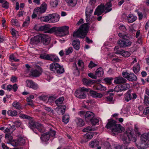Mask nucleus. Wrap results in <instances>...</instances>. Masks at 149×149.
<instances>
[{"label": "nucleus", "instance_id": "1", "mask_svg": "<svg viewBox=\"0 0 149 149\" xmlns=\"http://www.w3.org/2000/svg\"><path fill=\"white\" fill-rule=\"evenodd\" d=\"M69 27L66 26L59 27H53L50 28L48 31L49 33H54L57 36H64L68 34Z\"/></svg>", "mask_w": 149, "mask_h": 149}, {"label": "nucleus", "instance_id": "2", "mask_svg": "<svg viewBox=\"0 0 149 149\" xmlns=\"http://www.w3.org/2000/svg\"><path fill=\"white\" fill-rule=\"evenodd\" d=\"M51 39L49 36L45 34H41L34 37L31 39V43L32 45L37 44L41 41L42 43L44 45H48L50 42Z\"/></svg>", "mask_w": 149, "mask_h": 149}, {"label": "nucleus", "instance_id": "3", "mask_svg": "<svg viewBox=\"0 0 149 149\" xmlns=\"http://www.w3.org/2000/svg\"><path fill=\"white\" fill-rule=\"evenodd\" d=\"M89 28L88 23H85L82 25L77 31H74L73 34L74 37L83 38L86 36Z\"/></svg>", "mask_w": 149, "mask_h": 149}, {"label": "nucleus", "instance_id": "4", "mask_svg": "<svg viewBox=\"0 0 149 149\" xmlns=\"http://www.w3.org/2000/svg\"><path fill=\"white\" fill-rule=\"evenodd\" d=\"M51 71L54 73L62 74L64 72V70L63 67L57 63H53L49 66Z\"/></svg>", "mask_w": 149, "mask_h": 149}, {"label": "nucleus", "instance_id": "5", "mask_svg": "<svg viewBox=\"0 0 149 149\" xmlns=\"http://www.w3.org/2000/svg\"><path fill=\"white\" fill-rule=\"evenodd\" d=\"M88 89L84 87L81 88L77 90L74 93L75 95L77 98L80 99H84L86 97V95L84 92H88Z\"/></svg>", "mask_w": 149, "mask_h": 149}, {"label": "nucleus", "instance_id": "6", "mask_svg": "<svg viewBox=\"0 0 149 149\" xmlns=\"http://www.w3.org/2000/svg\"><path fill=\"white\" fill-rule=\"evenodd\" d=\"M132 42L128 37V36L124 38L122 40H118L117 43L120 47H127L130 46L132 44Z\"/></svg>", "mask_w": 149, "mask_h": 149}, {"label": "nucleus", "instance_id": "7", "mask_svg": "<svg viewBox=\"0 0 149 149\" xmlns=\"http://www.w3.org/2000/svg\"><path fill=\"white\" fill-rule=\"evenodd\" d=\"M122 74L124 78H126L130 81H135L137 80V77L133 73L123 72Z\"/></svg>", "mask_w": 149, "mask_h": 149}, {"label": "nucleus", "instance_id": "8", "mask_svg": "<svg viewBox=\"0 0 149 149\" xmlns=\"http://www.w3.org/2000/svg\"><path fill=\"white\" fill-rule=\"evenodd\" d=\"M130 87V84L128 83H122V84L116 86L114 91L116 92L125 91L129 89Z\"/></svg>", "mask_w": 149, "mask_h": 149}, {"label": "nucleus", "instance_id": "9", "mask_svg": "<svg viewBox=\"0 0 149 149\" xmlns=\"http://www.w3.org/2000/svg\"><path fill=\"white\" fill-rule=\"evenodd\" d=\"M124 135L125 136H127L128 137V139L126 137L123 139V142L125 146H127V145L130 143V141L134 142L136 141V137H133L131 132H127L124 134Z\"/></svg>", "mask_w": 149, "mask_h": 149}, {"label": "nucleus", "instance_id": "10", "mask_svg": "<svg viewBox=\"0 0 149 149\" xmlns=\"http://www.w3.org/2000/svg\"><path fill=\"white\" fill-rule=\"evenodd\" d=\"M80 113L81 114H85V118L87 122L91 121L95 116L94 113L90 111H88L86 113L84 111H81L80 112Z\"/></svg>", "mask_w": 149, "mask_h": 149}, {"label": "nucleus", "instance_id": "11", "mask_svg": "<svg viewBox=\"0 0 149 149\" xmlns=\"http://www.w3.org/2000/svg\"><path fill=\"white\" fill-rule=\"evenodd\" d=\"M124 130V128L122 127L120 124H116L115 127L112 128V132L114 134L115 133H119L123 132Z\"/></svg>", "mask_w": 149, "mask_h": 149}, {"label": "nucleus", "instance_id": "12", "mask_svg": "<svg viewBox=\"0 0 149 149\" xmlns=\"http://www.w3.org/2000/svg\"><path fill=\"white\" fill-rule=\"evenodd\" d=\"M36 69L32 70L31 72L32 76L35 77L39 76L42 72V70L40 67L38 65L36 66Z\"/></svg>", "mask_w": 149, "mask_h": 149}, {"label": "nucleus", "instance_id": "13", "mask_svg": "<svg viewBox=\"0 0 149 149\" xmlns=\"http://www.w3.org/2000/svg\"><path fill=\"white\" fill-rule=\"evenodd\" d=\"M47 9V5L46 4H42L40 7H38L35 9V12H37L38 14L45 13Z\"/></svg>", "mask_w": 149, "mask_h": 149}, {"label": "nucleus", "instance_id": "14", "mask_svg": "<svg viewBox=\"0 0 149 149\" xmlns=\"http://www.w3.org/2000/svg\"><path fill=\"white\" fill-rule=\"evenodd\" d=\"M93 134L92 133H86L84 134L81 140L82 143H84L86 142L93 137Z\"/></svg>", "mask_w": 149, "mask_h": 149}, {"label": "nucleus", "instance_id": "15", "mask_svg": "<svg viewBox=\"0 0 149 149\" xmlns=\"http://www.w3.org/2000/svg\"><path fill=\"white\" fill-rule=\"evenodd\" d=\"M127 80L122 77H118L114 78V83L115 84H119L125 83Z\"/></svg>", "mask_w": 149, "mask_h": 149}, {"label": "nucleus", "instance_id": "16", "mask_svg": "<svg viewBox=\"0 0 149 149\" xmlns=\"http://www.w3.org/2000/svg\"><path fill=\"white\" fill-rule=\"evenodd\" d=\"M26 86L29 88H31L34 90L37 89L38 85L34 82L31 80H27L26 81Z\"/></svg>", "mask_w": 149, "mask_h": 149}, {"label": "nucleus", "instance_id": "17", "mask_svg": "<svg viewBox=\"0 0 149 149\" xmlns=\"http://www.w3.org/2000/svg\"><path fill=\"white\" fill-rule=\"evenodd\" d=\"M104 5L98 6L95 11L94 15H97V16L101 15L104 12Z\"/></svg>", "mask_w": 149, "mask_h": 149}, {"label": "nucleus", "instance_id": "18", "mask_svg": "<svg viewBox=\"0 0 149 149\" xmlns=\"http://www.w3.org/2000/svg\"><path fill=\"white\" fill-rule=\"evenodd\" d=\"M31 119H32L29 120L28 122L29 126L30 128L33 130L35 133L37 134V133L34 131V130L36 129V127L38 123L35 122L33 120H32Z\"/></svg>", "mask_w": 149, "mask_h": 149}, {"label": "nucleus", "instance_id": "19", "mask_svg": "<svg viewBox=\"0 0 149 149\" xmlns=\"http://www.w3.org/2000/svg\"><path fill=\"white\" fill-rule=\"evenodd\" d=\"M50 22H56L58 21L59 20V16L56 14H50Z\"/></svg>", "mask_w": 149, "mask_h": 149}, {"label": "nucleus", "instance_id": "20", "mask_svg": "<svg viewBox=\"0 0 149 149\" xmlns=\"http://www.w3.org/2000/svg\"><path fill=\"white\" fill-rule=\"evenodd\" d=\"M116 124V121L114 120H111L109 121L105 127L107 129H109L112 130V128L115 127Z\"/></svg>", "mask_w": 149, "mask_h": 149}, {"label": "nucleus", "instance_id": "21", "mask_svg": "<svg viewBox=\"0 0 149 149\" xmlns=\"http://www.w3.org/2000/svg\"><path fill=\"white\" fill-rule=\"evenodd\" d=\"M77 64L79 68H78L76 64H75L76 70H77L78 72H79V70H80L81 71H83L84 70V62L82 60L80 59L78 60Z\"/></svg>", "mask_w": 149, "mask_h": 149}, {"label": "nucleus", "instance_id": "22", "mask_svg": "<svg viewBox=\"0 0 149 149\" xmlns=\"http://www.w3.org/2000/svg\"><path fill=\"white\" fill-rule=\"evenodd\" d=\"M111 1H109L105 5H104V9L105 13L109 12L112 10V8H111L112 6V4Z\"/></svg>", "mask_w": 149, "mask_h": 149}, {"label": "nucleus", "instance_id": "23", "mask_svg": "<svg viewBox=\"0 0 149 149\" xmlns=\"http://www.w3.org/2000/svg\"><path fill=\"white\" fill-rule=\"evenodd\" d=\"M93 88L95 90L100 91H104L106 90V88L105 87L99 83L95 84L93 86Z\"/></svg>", "mask_w": 149, "mask_h": 149}, {"label": "nucleus", "instance_id": "24", "mask_svg": "<svg viewBox=\"0 0 149 149\" xmlns=\"http://www.w3.org/2000/svg\"><path fill=\"white\" fill-rule=\"evenodd\" d=\"M116 54H121L122 56L125 57H127L130 55V53L128 52L122 50L120 51L119 50H117L115 52Z\"/></svg>", "mask_w": 149, "mask_h": 149}, {"label": "nucleus", "instance_id": "25", "mask_svg": "<svg viewBox=\"0 0 149 149\" xmlns=\"http://www.w3.org/2000/svg\"><path fill=\"white\" fill-rule=\"evenodd\" d=\"M48 60L52 61L58 62L59 61V59L58 57L56 55L52 54H49Z\"/></svg>", "mask_w": 149, "mask_h": 149}, {"label": "nucleus", "instance_id": "26", "mask_svg": "<svg viewBox=\"0 0 149 149\" xmlns=\"http://www.w3.org/2000/svg\"><path fill=\"white\" fill-rule=\"evenodd\" d=\"M141 140L143 143L149 141V134L147 133L142 134L141 136Z\"/></svg>", "mask_w": 149, "mask_h": 149}, {"label": "nucleus", "instance_id": "27", "mask_svg": "<svg viewBox=\"0 0 149 149\" xmlns=\"http://www.w3.org/2000/svg\"><path fill=\"white\" fill-rule=\"evenodd\" d=\"M137 17L132 14L129 15L127 17V20L129 23H132L134 22L136 19Z\"/></svg>", "mask_w": 149, "mask_h": 149}, {"label": "nucleus", "instance_id": "28", "mask_svg": "<svg viewBox=\"0 0 149 149\" xmlns=\"http://www.w3.org/2000/svg\"><path fill=\"white\" fill-rule=\"evenodd\" d=\"M90 94L91 96L93 97L101 98L103 96V95L100 93H97L96 92L93 91H90Z\"/></svg>", "mask_w": 149, "mask_h": 149}, {"label": "nucleus", "instance_id": "29", "mask_svg": "<svg viewBox=\"0 0 149 149\" xmlns=\"http://www.w3.org/2000/svg\"><path fill=\"white\" fill-rule=\"evenodd\" d=\"M82 81L83 84L86 86H90L92 85L93 83V80L86 78L83 79Z\"/></svg>", "mask_w": 149, "mask_h": 149}, {"label": "nucleus", "instance_id": "30", "mask_svg": "<svg viewBox=\"0 0 149 149\" xmlns=\"http://www.w3.org/2000/svg\"><path fill=\"white\" fill-rule=\"evenodd\" d=\"M132 91L131 90H129L125 94L124 98L125 100L127 102H128L132 99L131 95Z\"/></svg>", "mask_w": 149, "mask_h": 149}, {"label": "nucleus", "instance_id": "31", "mask_svg": "<svg viewBox=\"0 0 149 149\" xmlns=\"http://www.w3.org/2000/svg\"><path fill=\"white\" fill-rule=\"evenodd\" d=\"M68 5L71 7H74L77 4L78 0H65Z\"/></svg>", "mask_w": 149, "mask_h": 149}, {"label": "nucleus", "instance_id": "32", "mask_svg": "<svg viewBox=\"0 0 149 149\" xmlns=\"http://www.w3.org/2000/svg\"><path fill=\"white\" fill-rule=\"evenodd\" d=\"M72 45L74 48L76 50H78L80 47V43L78 39L74 40L72 42Z\"/></svg>", "mask_w": 149, "mask_h": 149}, {"label": "nucleus", "instance_id": "33", "mask_svg": "<svg viewBox=\"0 0 149 149\" xmlns=\"http://www.w3.org/2000/svg\"><path fill=\"white\" fill-rule=\"evenodd\" d=\"M93 10V8H90L88 7L86 8V16L87 19L90 18L91 15L92 14Z\"/></svg>", "mask_w": 149, "mask_h": 149}, {"label": "nucleus", "instance_id": "34", "mask_svg": "<svg viewBox=\"0 0 149 149\" xmlns=\"http://www.w3.org/2000/svg\"><path fill=\"white\" fill-rule=\"evenodd\" d=\"M49 135L47 132L42 134L40 137L42 140L44 141H47L49 139Z\"/></svg>", "mask_w": 149, "mask_h": 149}, {"label": "nucleus", "instance_id": "35", "mask_svg": "<svg viewBox=\"0 0 149 149\" xmlns=\"http://www.w3.org/2000/svg\"><path fill=\"white\" fill-rule=\"evenodd\" d=\"M75 122L78 126L81 127L84 125V122L79 118H77L75 119Z\"/></svg>", "mask_w": 149, "mask_h": 149}, {"label": "nucleus", "instance_id": "36", "mask_svg": "<svg viewBox=\"0 0 149 149\" xmlns=\"http://www.w3.org/2000/svg\"><path fill=\"white\" fill-rule=\"evenodd\" d=\"M95 74L96 75V77H101L103 75L104 72L102 69L101 68H99L97 69L95 71Z\"/></svg>", "mask_w": 149, "mask_h": 149}, {"label": "nucleus", "instance_id": "37", "mask_svg": "<svg viewBox=\"0 0 149 149\" xmlns=\"http://www.w3.org/2000/svg\"><path fill=\"white\" fill-rule=\"evenodd\" d=\"M36 129H37L41 132H43L45 131V129L43 125L42 124L38 123L37 125Z\"/></svg>", "mask_w": 149, "mask_h": 149}, {"label": "nucleus", "instance_id": "38", "mask_svg": "<svg viewBox=\"0 0 149 149\" xmlns=\"http://www.w3.org/2000/svg\"><path fill=\"white\" fill-rule=\"evenodd\" d=\"M7 114L11 117L16 116L17 114V112L16 110H9L7 111Z\"/></svg>", "mask_w": 149, "mask_h": 149}, {"label": "nucleus", "instance_id": "39", "mask_svg": "<svg viewBox=\"0 0 149 149\" xmlns=\"http://www.w3.org/2000/svg\"><path fill=\"white\" fill-rule=\"evenodd\" d=\"M133 70L134 72L137 74L140 70V65L138 63L136 65H134L133 67Z\"/></svg>", "mask_w": 149, "mask_h": 149}, {"label": "nucleus", "instance_id": "40", "mask_svg": "<svg viewBox=\"0 0 149 149\" xmlns=\"http://www.w3.org/2000/svg\"><path fill=\"white\" fill-rule=\"evenodd\" d=\"M99 143L98 141L95 140L89 143V145L91 148H94L97 146L99 145Z\"/></svg>", "mask_w": 149, "mask_h": 149}, {"label": "nucleus", "instance_id": "41", "mask_svg": "<svg viewBox=\"0 0 149 149\" xmlns=\"http://www.w3.org/2000/svg\"><path fill=\"white\" fill-rule=\"evenodd\" d=\"M50 14H49L48 15L41 17L40 18V20L42 22H50V18H51Z\"/></svg>", "mask_w": 149, "mask_h": 149}, {"label": "nucleus", "instance_id": "42", "mask_svg": "<svg viewBox=\"0 0 149 149\" xmlns=\"http://www.w3.org/2000/svg\"><path fill=\"white\" fill-rule=\"evenodd\" d=\"M5 138L7 140V143H10L13 140V137L10 134H6L5 135Z\"/></svg>", "mask_w": 149, "mask_h": 149}, {"label": "nucleus", "instance_id": "43", "mask_svg": "<svg viewBox=\"0 0 149 149\" xmlns=\"http://www.w3.org/2000/svg\"><path fill=\"white\" fill-rule=\"evenodd\" d=\"M49 27L46 25H45L44 26H40L38 29L37 30L38 31H47L48 32V31L49 29H48Z\"/></svg>", "mask_w": 149, "mask_h": 149}, {"label": "nucleus", "instance_id": "44", "mask_svg": "<svg viewBox=\"0 0 149 149\" xmlns=\"http://www.w3.org/2000/svg\"><path fill=\"white\" fill-rule=\"evenodd\" d=\"M13 107L17 109H22V107L21 106L20 104L17 101H15L12 104Z\"/></svg>", "mask_w": 149, "mask_h": 149}, {"label": "nucleus", "instance_id": "45", "mask_svg": "<svg viewBox=\"0 0 149 149\" xmlns=\"http://www.w3.org/2000/svg\"><path fill=\"white\" fill-rule=\"evenodd\" d=\"M64 100V99L63 97H61L55 101V103L57 106H59V104H61L63 103Z\"/></svg>", "mask_w": 149, "mask_h": 149}, {"label": "nucleus", "instance_id": "46", "mask_svg": "<svg viewBox=\"0 0 149 149\" xmlns=\"http://www.w3.org/2000/svg\"><path fill=\"white\" fill-rule=\"evenodd\" d=\"M70 117L68 115H65L62 118V120L65 124L67 123L69 121Z\"/></svg>", "mask_w": 149, "mask_h": 149}, {"label": "nucleus", "instance_id": "47", "mask_svg": "<svg viewBox=\"0 0 149 149\" xmlns=\"http://www.w3.org/2000/svg\"><path fill=\"white\" fill-rule=\"evenodd\" d=\"M58 111L62 115L64 114L66 107L64 105H60L58 107Z\"/></svg>", "mask_w": 149, "mask_h": 149}, {"label": "nucleus", "instance_id": "48", "mask_svg": "<svg viewBox=\"0 0 149 149\" xmlns=\"http://www.w3.org/2000/svg\"><path fill=\"white\" fill-rule=\"evenodd\" d=\"M99 121V118L94 117L90 121L93 125H95L98 123Z\"/></svg>", "mask_w": 149, "mask_h": 149}, {"label": "nucleus", "instance_id": "49", "mask_svg": "<svg viewBox=\"0 0 149 149\" xmlns=\"http://www.w3.org/2000/svg\"><path fill=\"white\" fill-rule=\"evenodd\" d=\"M18 145L21 146L24 144L25 143V140L22 137H19L18 138L17 140Z\"/></svg>", "mask_w": 149, "mask_h": 149}, {"label": "nucleus", "instance_id": "50", "mask_svg": "<svg viewBox=\"0 0 149 149\" xmlns=\"http://www.w3.org/2000/svg\"><path fill=\"white\" fill-rule=\"evenodd\" d=\"M113 80V78L112 77H107L104 79V81L107 84L110 85Z\"/></svg>", "mask_w": 149, "mask_h": 149}, {"label": "nucleus", "instance_id": "51", "mask_svg": "<svg viewBox=\"0 0 149 149\" xmlns=\"http://www.w3.org/2000/svg\"><path fill=\"white\" fill-rule=\"evenodd\" d=\"M95 130V128H93L91 126H88L83 129L82 130V131L84 132H85L91 131H94Z\"/></svg>", "mask_w": 149, "mask_h": 149}, {"label": "nucleus", "instance_id": "52", "mask_svg": "<svg viewBox=\"0 0 149 149\" xmlns=\"http://www.w3.org/2000/svg\"><path fill=\"white\" fill-rule=\"evenodd\" d=\"M113 93H110L109 95L106 97L107 101L109 102L113 101Z\"/></svg>", "mask_w": 149, "mask_h": 149}, {"label": "nucleus", "instance_id": "53", "mask_svg": "<svg viewBox=\"0 0 149 149\" xmlns=\"http://www.w3.org/2000/svg\"><path fill=\"white\" fill-rule=\"evenodd\" d=\"M19 117L23 119H27L28 120L32 119V118L31 117L22 113L20 114L19 115Z\"/></svg>", "mask_w": 149, "mask_h": 149}, {"label": "nucleus", "instance_id": "54", "mask_svg": "<svg viewBox=\"0 0 149 149\" xmlns=\"http://www.w3.org/2000/svg\"><path fill=\"white\" fill-rule=\"evenodd\" d=\"M30 23V18L28 16L27 17L26 19L25 20L23 24V26H27Z\"/></svg>", "mask_w": 149, "mask_h": 149}, {"label": "nucleus", "instance_id": "55", "mask_svg": "<svg viewBox=\"0 0 149 149\" xmlns=\"http://www.w3.org/2000/svg\"><path fill=\"white\" fill-rule=\"evenodd\" d=\"M58 3L57 0H52L50 3L51 5L54 7H56Z\"/></svg>", "mask_w": 149, "mask_h": 149}, {"label": "nucleus", "instance_id": "56", "mask_svg": "<svg viewBox=\"0 0 149 149\" xmlns=\"http://www.w3.org/2000/svg\"><path fill=\"white\" fill-rule=\"evenodd\" d=\"M49 54H41L40 55V58L41 59L48 60Z\"/></svg>", "mask_w": 149, "mask_h": 149}, {"label": "nucleus", "instance_id": "57", "mask_svg": "<svg viewBox=\"0 0 149 149\" xmlns=\"http://www.w3.org/2000/svg\"><path fill=\"white\" fill-rule=\"evenodd\" d=\"M47 132L49 135V137L50 136L52 137L54 136L56 134V132L51 129H49V131Z\"/></svg>", "mask_w": 149, "mask_h": 149}, {"label": "nucleus", "instance_id": "58", "mask_svg": "<svg viewBox=\"0 0 149 149\" xmlns=\"http://www.w3.org/2000/svg\"><path fill=\"white\" fill-rule=\"evenodd\" d=\"M2 6L3 8L8 9L9 8V3L6 1H5L2 3Z\"/></svg>", "mask_w": 149, "mask_h": 149}, {"label": "nucleus", "instance_id": "59", "mask_svg": "<svg viewBox=\"0 0 149 149\" xmlns=\"http://www.w3.org/2000/svg\"><path fill=\"white\" fill-rule=\"evenodd\" d=\"M9 58L11 61L17 62L19 61V60L18 59L15 57L14 56L13 54H11L10 55Z\"/></svg>", "mask_w": 149, "mask_h": 149}, {"label": "nucleus", "instance_id": "60", "mask_svg": "<svg viewBox=\"0 0 149 149\" xmlns=\"http://www.w3.org/2000/svg\"><path fill=\"white\" fill-rule=\"evenodd\" d=\"M73 49L72 47H70L68 49H66L65 50V54L67 55L71 53L72 52Z\"/></svg>", "mask_w": 149, "mask_h": 149}, {"label": "nucleus", "instance_id": "61", "mask_svg": "<svg viewBox=\"0 0 149 149\" xmlns=\"http://www.w3.org/2000/svg\"><path fill=\"white\" fill-rule=\"evenodd\" d=\"M96 2V0H90L89 4L93 8H94L95 3Z\"/></svg>", "mask_w": 149, "mask_h": 149}, {"label": "nucleus", "instance_id": "62", "mask_svg": "<svg viewBox=\"0 0 149 149\" xmlns=\"http://www.w3.org/2000/svg\"><path fill=\"white\" fill-rule=\"evenodd\" d=\"M97 66V64L94 63L92 61H91L89 64L88 67L89 68L92 69L93 67H95Z\"/></svg>", "mask_w": 149, "mask_h": 149}, {"label": "nucleus", "instance_id": "63", "mask_svg": "<svg viewBox=\"0 0 149 149\" xmlns=\"http://www.w3.org/2000/svg\"><path fill=\"white\" fill-rule=\"evenodd\" d=\"M9 143L11 144L12 146H19L17 140H13Z\"/></svg>", "mask_w": 149, "mask_h": 149}, {"label": "nucleus", "instance_id": "64", "mask_svg": "<svg viewBox=\"0 0 149 149\" xmlns=\"http://www.w3.org/2000/svg\"><path fill=\"white\" fill-rule=\"evenodd\" d=\"M10 81L13 83L16 82L17 81V78L15 76H13L11 78Z\"/></svg>", "mask_w": 149, "mask_h": 149}]
</instances>
